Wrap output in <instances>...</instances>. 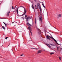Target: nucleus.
Returning a JSON list of instances; mask_svg holds the SVG:
<instances>
[{
    "label": "nucleus",
    "mask_w": 62,
    "mask_h": 62,
    "mask_svg": "<svg viewBox=\"0 0 62 62\" xmlns=\"http://www.w3.org/2000/svg\"><path fill=\"white\" fill-rule=\"evenodd\" d=\"M40 10H41V8H40Z\"/></svg>",
    "instance_id": "nucleus-35"
},
{
    "label": "nucleus",
    "mask_w": 62,
    "mask_h": 62,
    "mask_svg": "<svg viewBox=\"0 0 62 62\" xmlns=\"http://www.w3.org/2000/svg\"><path fill=\"white\" fill-rule=\"evenodd\" d=\"M37 8H38V9H40L41 7L40 6V4L39 3L37 4Z\"/></svg>",
    "instance_id": "nucleus-3"
},
{
    "label": "nucleus",
    "mask_w": 62,
    "mask_h": 62,
    "mask_svg": "<svg viewBox=\"0 0 62 62\" xmlns=\"http://www.w3.org/2000/svg\"><path fill=\"white\" fill-rule=\"evenodd\" d=\"M31 7L32 8H33V9H34V6H33V5H32L31 6Z\"/></svg>",
    "instance_id": "nucleus-14"
},
{
    "label": "nucleus",
    "mask_w": 62,
    "mask_h": 62,
    "mask_svg": "<svg viewBox=\"0 0 62 62\" xmlns=\"http://www.w3.org/2000/svg\"><path fill=\"white\" fill-rule=\"evenodd\" d=\"M27 16L26 15L25 16V17H27Z\"/></svg>",
    "instance_id": "nucleus-28"
},
{
    "label": "nucleus",
    "mask_w": 62,
    "mask_h": 62,
    "mask_svg": "<svg viewBox=\"0 0 62 62\" xmlns=\"http://www.w3.org/2000/svg\"><path fill=\"white\" fill-rule=\"evenodd\" d=\"M2 28H3V29H4V30L5 29V27H4V26H2Z\"/></svg>",
    "instance_id": "nucleus-17"
},
{
    "label": "nucleus",
    "mask_w": 62,
    "mask_h": 62,
    "mask_svg": "<svg viewBox=\"0 0 62 62\" xmlns=\"http://www.w3.org/2000/svg\"><path fill=\"white\" fill-rule=\"evenodd\" d=\"M49 40H51V41H53L52 40H51V39H50L49 38Z\"/></svg>",
    "instance_id": "nucleus-36"
},
{
    "label": "nucleus",
    "mask_w": 62,
    "mask_h": 62,
    "mask_svg": "<svg viewBox=\"0 0 62 62\" xmlns=\"http://www.w3.org/2000/svg\"><path fill=\"white\" fill-rule=\"evenodd\" d=\"M21 30H22V31L23 30H22V29H21Z\"/></svg>",
    "instance_id": "nucleus-49"
},
{
    "label": "nucleus",
    "mask_w": 62,
    "mask_h": 62,
    "mask_svg": "<svg viewBox=\"0 0 62 62\" xmlns=\"http://www.w3.org/2000/svg\"><path fill=\"white\" fill-rule=\"evenodd\" d=\"M40 2L42 4H43V2Z\"/></svg>",
    "instance_id": "nucleus-23"
},
{
    "label": "nucleus",
    "mask_w": 62,
    "mask_h": 62,
    "mask_svg": "<svg viewBox=\"0 0 62 62\" xmlns=\"http://www.w3.org/2000/svg\"><path fill=\"white\" fill-rule=\"evenodd\" d=\"M24 8V14L22 16H23V15H25V13H26V9H25V8L24 7H23V6H20L18 7V8Z\"/></svg>",
    "instance_id": "nucleus-1"
},
{
    "label": "nucleus",
    "mask_w": 62,
    "mask_h": 62,
    "mask_svg": "<svg viewBox=\"0 0 62 62\" xmlns=\"http://www.w3.org/2000/svg\"><path fill=\"white\" fill-rule=\"evenodd\" d=\"M54 54V52H52L50 54L52 55V54Z\"/></svg>",
    "instance_id": "nucleus-21"
},
{
    "label": "nucleus",
    "mask_w": 62,
    "mask_h": 62,
    "mask_svg": "<svg viewBox=\"0 0 62 62\" xmlns=\"http://www.w3.org/2000/svg\"><path fill=\"white\" fill-rule=\"evenodd\" d=\"M29 1H30V0H28Z\"/></svg>",
    "instance_id": "nucleus-54"
},
{
    "label": "nucleus",
    "mask_w": 62,
    "mask_h": 62,
    "mask_svg": "<svg viewBox=\"0 0 62 62\" xmlns=\"http://www.w3.org/2000/svg\"><path fill=\"white\" fill-rule=\"evenodd\" d=\"M14 11V12H15V11Z\"/></svg>",
    "instance_id": "nucleus-55"
},
{
    "label": "nucleus",
    "mask_w": 62,
    "mask_h": 62,
    "mask_svg": "<svg viewBox=\"0 0 62 62\" xmlns=\"http://www.w3.org/2000/svg\"><path fill=\"white\" fill-rule=\"evenodd\" d=\"M32 20H33V19L32 18ZM32 22H33V20H32Z\"/></svg>",
    "instance_id": "nucleus-46"
},
{
    "label": "nucleus",
    "mask_w": 62,
    "mask_h": 62,
    "mask_svg": "<svg viewBox=\"0 0 62 62\" xmlns=\"http://www.w3.org/2000/svg\"><path fill=\"white\" fill-rule=\"evenodd\" d=\"M30 33H31V34H32V32L31 31H30Z\"/></svg>",
    "instance_id": "nucleus-33"
},
{
    "label": "nucleus",
    "mask_w": 62,
    "mask_h": 62,
    "mask_svg": "<svg viewBox=\"0 0 62 62\" xmlns=\"http://www.w3.org/2000/svg\"><path fill=\"white\" fill-rule=\"evenodd\" d=\"M31 36H32V33H31Z\"/></svg>",
    "instance_id": "nucleus-45"
},
{
    "label": "nucleus",
    "mask_w": 62,
    "mask_h": 62,
    "mask_svg": "<svg viewBox=\"0 0 62 62\" xmlns=\"http://www.w3.org/2000/svg\"><path fill=\"white\" fill-rule=\"evenodd\" d=\"M42 11L41 10H40V13H41V12Z\"/></svg>",
    "instance_id": "nucleus-29"
},
{
    "label": "nucleus",
    "mask_w": 62,
    "mask_h": 62,
    "mask_svg": "<svg viewBox=\"0 0 62 62\" xmlns=\"http://www.w3.org/2000/svg\"><path fill=\"white\" fill-rule=\"evenodd\" d=\"M16 7L15 6V7L14 8V9H15V8H16Z\"/></svg>",
    "instance_id": "nucleus-38"
},
{
    "label": "nucleus",
    "mask_w": 62,
    "mask_h": 62,
    "mask_svg": "<svg viewBox=\"0 0 62 62\" xmlns=\"http://www.w3.org/2000/svg\"><path fill=\"white\" fill-rule=\"evenodd\" d=\"M14 22H13L12 23H14Z\"/></svg>",
    "instance_id": "nucleus-40"
},
{
    "label": "nucleus",
    "mask_w": 62,
    "mask_h": 62,
    "mask_svg": "<svg viewBox=\"0 0 62 62\" xmlns=\"http://www.w3.org/2000/svg\"><path fill=\"white\" fill-rule=\"evenodd\" d=\"M24 18H23V20H24Z\"/></svg>",
    "instance_id": "nucleus-52"
},
{
    "label": "nucleus",
    "mask_w": 62,
    "mask_h": 62,
    "mask_svg": "<svg viewBox=\"0 0 62 62\" xmlns=\"http://www.w3.org/2000/svg\"><path fill=\"white\" fill-rule=\"evenodd\" d=\"M28 28H29V30L31 31V30L32 29H31V27L29 26H28Z\"/></svg>",
    "instance_id": "nucleus-7"
},
{
    "label": "nucleus",
    "mask_w": 62,
    "mask_h": 62,
    "mask_svg": "<svg viewBox=\"0 0 62 62\" xmlns=\"http://www.w3.org/2000/svg\"><path fill=\"white\" fill-rule=\"evenodd\" d=\"M60 48V49H61V50H62V48Z\"/></svg>",
    "instance_id": "nucleus-39"
},
{
    "label": "nucleus",
    "mask_w": 62,
    "mask_h": 62,
    "mask_svg": "<svg viewBox=\"0 0 62 62\" xmlns=\"http://www.w3.org/2000/svg\"><path fill=\"white\" fill-rule=\"evenodd\" d=\"M36 19L35 18V24H36Z\"/></svg>",
    "instance_id": "nucleus-19"
},
{
    "label": "nucleus",
    "mask_w": 62,
    "mask_h": 62,
    "mask_svg": "<svg viewBox=\"0 0 62 62\" xmlns=\"http://www.w3.org/2000/svg\"><path fill=\"white\" fill-rule=\"evenodd\" d=\"M38 30H39V31H40V32H41V31H40V30H39V29Z\"/></svg>",
    "instance_id": "nucleus-30"
},
{
    "label": "nucleus",
    "mask_w": 62,
    "mask_h": 62,
    "mask_svg": "<svg viewBox=\"0 0 62 62\" xmlns=\"http://www.w3.org/2000/svg\"><path fill=\"white\" fill-rule=\"evenodd\" d=\"M46 45H47V46H48V47L49 48H51V49H52V47H51V46H50V45L48 44H46Z\"/></svg>",
    "instance_id": "nucleus-6"
},
{
    "label": "nucleus",
    "mask_w": 62,
    "mask_h": 62,
    "mask_svg": "<svg viewBox=\"0 0 62 62\" xmlns=\"http://www.w3.org/2000/svg\"><path fill=\"white\" fill-rule=\"evenodd\" d=\"M3 23L5 25V26H7V24H6V23H5L4 22H3Z\"/></svg>",
    "instance_id": "nucleus-22"
},
{
    "label": "nucleus",
    "mask_w": 62,
    "mask_h": 62,
    "mask_svg": "<svg viewBox=\"0 0 62 62\" xmlns=\"http://www.w3.org/2000/svg\"><path fill=\"white\" fill-rule=\"evenodd\" d=\"M14 22H15V23H17V22H15V21H14Z\"/></svg>",
    "instance_id": "nucleus-47"
},
{
    "label": "nucleus",
    "mask_w": 62,
    "mask_h": 62,
    "mask_svg": "<svg viewBox=\"0 0 62 62\" xmlns=\"http://www.w3.org/2000/svg\"><path fill=\"white\" fill-rule=\"evenodd\" d=\"M16 11L17 12H19V11Z\"/></svg>",
    "instance_id": "nucleus-34"
},
{
    "label": "nucleus",
    "mask_w": 62,
    "mask_h": 62,
    "mask_svg": "<svg viewBox=\"0 0 62 62\" xmlns=\"http://www.w3.org/2000/svg\"><path fill=\"white\" fill-rule=\"evenodd\" d=\"M1 19H5V18H1Z\"/></svg>",
    "instance_id": "nucleus-43"
},
{
    "label": "nucleus",
    "mask_w": 62,
    "mask_h": 62,
    "mask_svg": "<svg viewBox=\"0 0 62 62\" xmlns=\"http://www.w3.org/2000/svg\"><path fill=\"white\" fill-rule=\"evenodd\" d=\"M12 9H14V8H13V6H12Z\"/></svg>",
    "instance_id": "nucleus-31"
},
{
    "label": "nucleus",
    "mask_w": 62,
    "mask_h": 62,
    "mask_svg": "<svg viewBox=\"0 0 62 62\" xmlns=\"http://www.w3.org/2000/svg\"><path fill=\"white\" fill-rule=\"evenodd\" d=\"M17 16H19V17H20V16L21 17V16H23V15H20V16L19 15V14H18V12H17Z\"/></svg>",
    "instance_id": "nucleus-12"
},
{
    "label": "nucleus",
    "mask_w": 62,
    "mask_h": 62,
    "mask_svg": "<svg viewBox=\"0 0 62 62\" xmlns=\"http://www.w3.org/2000/svg\"><path fill=\"white\" fill-rule=\"evenodd\" d=\"M34 9V12H35V9Z\"/></svg>",
    "instance_id": "nucleus-37"
},
{
    "label": "nucleus",
    "mask_w": 62,
    "mask_h": 62,
    "mask_svg": "<svg viewBox=\"0 0 62 62\" xmlns=\"http://www.w3.org/2000/svg\"><path fill=\"white\" fill-rule=\"evenodd\" d=\"M14 26H16V25H14Z\"/></svg>",
    "instance_id": "nucleus-50"
},
{
    "label": "nucleus",
    "mask_w": 62,
    "mask_h": 62,
    "mask_svg": "<svg viewBox=\"0 0 62 62\" xmlns=\"http://www.w3.org/2000/svg\"><path fill=\"white\" fill-rule=\"evenodd\" d=\"M34 1H35V2H36L37 1H36V0H34Z\"/></svg>",
    "instance_id": "nucleus-41"
},
{
    "label": "nucleus",
    "mask_w": 62,
    "mask_h": 62,
    "mask_svg": "<svg viewBox=\"0 0 62 62\" xmlns=\"http://www.w3.org/2000/svg\"><path fill=\"white\" fill-rule=\"evenodd\" d=\"M35 7H37V5H35Z\"/></svg>",
    "instance_id": "nucleus-42"
},
{
    "label": "nucleus",
    "mask_w": 62,
    "mask_h": 62,
    "mask_svg": "<svg viewBox=\"0 0 62 62\" xmlns=\"http://www.w3.org/2000/svg\"><path fill=\"white\" fill-rule=\"evenodd\" d=\"M16 7H17V6L16 5Z\"/></svg>",
    "instance_id": "nucleus-51"
},
{
    "label": "nucleus",
    "mask_w": 62,
    "mask_h": 62,
    "mask_svg": "<svg viewBox=\"0 0 62 62\" xmlns=\"http://www.w3.org/2000/svg\"><path fill=\"white\" fill-rule=\"evenodd\" d=\"M59 59L60 60H61V57H59Z\"/></svg>",
    "instance_id": "nucleus-25"
},
{
    "label": "nucleus",
    "mask_w": 62,
    "mask_h": 62,
    "mask_svg": "<svg viewBox=\"0 0 62 62\" xmlns=\"http://www.w3.org/2000/svg\"><path fill=\"white\" fill-rule=\"evenodd\" d=\"M31 19V17H30L29 16L28 17H27L26 18V20H27V21H29V20H30Z\"/></svg>",
    "instance_id": "nucleus-2"
},
{
    "label": "nucleus",
    "mask_w": 62,
    "mask_h": 62,
    "mask_svg": "<svg viewBox=\"0 0 62 62\" xmlns=\"http://www.w3.org/2000/svg\"><path fill=\"white\" fill-rule=\"evenodd\" d=\"M22 19H23V17H22Z\"/></svg>",
    "instance_id": "nucleus-53"
},
{
    "label": "nucleus",
    "mask_w": 62,
    "mask_h": 62,
    "mask_svg": "<svg viewBox=\"0 0 62 62\" xmlns=\"http://www.w3.org/2000/svg\"><path fill=\"white\" fill-rule=\"evenodd\" d=\"M59 49H57L58 51H59Z\"/></svg>",
    "instance_id": "nucleus-48"
},
{
    "label": "nucleus",
    "mask_w": 62,
    "mask_h": 62,
    "mask_svg": "<svg viewBox=\"0 0 62 62\" xmlns=\"http://www.w3.org/2000/svg\"><path fill=\"white\" fill-rule=\"evenodd\" d=\"M35 49V50H38V48H31V49Z\"/></svg>",
    "instance_id": "nucleus-20"
},
{
    "label": "nucleus",
    "mask_w": 62,
    "mask_h": 62,
    "mask_svg": "<svg viewBox=\"0 0 62 62\" xmlns=\"http://www.w3.org/2000/svg\"><path fill=\"white\" fill-rule=\"evenodd\" d=\"M42 5L43 7H44V8H45V6H44V4L43 3V4H42Z\"/></svg>",
    "instance_id": "nucleus-16"
},
{
    "label": "nucleus",
    "mask_w": 62,
    "mask_h": 62,
    "mask_svg": "<svg viewBox=\"0 0 62 62\" xmlns=\"http://www.w3.org/2000/svg\"><path fill=\"white\" fill-rule=\"evenodd\" d=\"M9 13H10V11L8 12L7 14V16H8Z\"/></svg>",
    "instance_id": "nucleus-11"
},
{
    "label": "nucleus",
    "mask_w": 62,
    "mask_h": 62,
    "mask_svg": "<svg viewBox=\"0 0 62 62\" xmlns=\"http://www.w3.org/2000/svg\"><path fill=\"white\" fill-rule=\"evenodd\" d=\"M39 19L40 22H42V18L41 16H40L39 17Z\"/></svg>",
    "instance_id": "nucleus-4"
},
{
    "label": "nucleus",
    "mask_w": 62,
    "mask_h": 62,
    "mask_svg": "<svg viewBox=\"0 0 62 62\" xmlns=\"http://www.w3.org/2000/svg\"><path fill=\"white\" fill-rule=\"evenodd\" d=\"M36 8V9H37V8Z\"/></svg>",
    "instance_id": "nucleus-44"
},
{
    "label": "nucleus",
    "mask_w": 62,
    "mask_h": 62,
    "mask_svg": "<svg viewBox=\"0 0 62 62\" xmlns=\"http://www.w3.org/2000/svg\"><path fill=\"white\" fill-rule=\"evenodd\" d=\"M49 37H50V38L51 39H53L54 40V41L56 43H57V44H58L57 43V41H56V40H55V39H54V38L53 37H51V36H49Z\"/></svg>",
    "instance_id": "nucleus-5"
},
{
    "label": "nucleus",
    "mask_w": 62,
    "mask_h": 62,
    "mask_svg": "<svg viewBox=\"0 0 62 62\" xmlns=\"http://www.w3.org/2000/svg\"><path fill=\"white\" fill-rule=\"evenodd\" d=\"M24 56V54H22V55L20 56Z\"/></svg>",
    "instance_id": "nucleus-13"
},
{
    "label": "nucleus",
    "mask_w": 62,
    "mask_h": 62,
    "mask_svg": "<svg viewBox=\"0 0 62 62\" xmlns=\"http://www.w3.org/2000/svg\"><path fill=\"white\" fill-rule=\"evenodd\" d=\"M41 52V50H39L38 52H37V54H39V53H40Z\"/></svg>",
    "instance_id": "nucleus-8"
},
{
    "label": "nucleus",
    "mask_w": 62,
    "mask_h": 62,
    "mask_svg": "<svg viewBox=\"0 0 62 62\" xmlns=\"http://www.w3.org/2000/svg\"><path fill=\"white\" fill-rule=\"evenodd\" d=\"M58 16L59 17H61V14H59Z\"/></svg>",
    "instance_id": "nucleus-18"
},
{
    "label": "nucleus",
    "mask_w": 62,
    "mask_h": 62,
    "mask_svg": "<svg viewBox=\"0 0 62 62\" xmlns=\"http://www.w3.org/2000/svg\"><path fill=\"white\" fill-rule=\"evenodd\" d=\"M8 37H7L5 38V39H8Z\"/></svg>",
    "instance_id": "nucleus-24"
},
{
    "label": "nucleus",
    "mask_w": 62,
    "mask_h": 62,
    "mask_svg": "<svg viewBox=\"0 0 62 62\" xmlns=\"http://www.w3.org/2000/svg\"><path fill=\"white\" fill-rule=\"evenodd\" d=\"M59 48H59V47H57V49H59Z\"/></svg>",
    "instance_id": "nucleus-27"
},
{
    "label": "nucleus",
    "mask_w": 62,
    "mask_h": 62,
    "mask_svg": "<svg viewBox=\"0 0 62 62\" xmlns=\"http://www.w3.org/2000/svg\"><path fill=\"white\" fill-rule=\"evenodd\" d=\"M52 33H53V32H52Z\"/></svg>",
    "instance_id": "nucleus-56"
},
{
    "label": "nucleus",
    "mask_w": 62,
    "mask_h": 62,
    "mask_svg": "<svg viewBox=\"0 0 62 62\" xmlns=\"http://www.w3.org/2000/svg\"><path fill=\"white\" fill-rule=\"evenodd\" d=\"M50 45H51L52 46H55V45H53L52 44H50Z\"/></svg>",
    "instance_id": "nucleus-15"
},
{
    "label": "nucleus",
    "mask_w": 62,
    "mask_h": 62,
    "mask_svg": "<svg viewBox=\"0 0 62 62\" xmlns=\"http://www.w3.org/2000/svg\"><path fill=\"white\" fill-rule=\"evenodd\" d=\"M52 27H54V28H55V29H57V30H57V29H56V28H55V27L53 26H52Z\"/></svg>",
    "instance_id": "nucleus-26"
},
{
    "label": "nucleus",
    "mask_w": 62,
    "mask_h": 62,
    "mask_svg": "<svg viewBox=\"0 0 62 62\" xmlns=\"http://www.w3.org/2000/svg\"><path fill=\"white\" fill-rule=\"evenodd\" d=\"M19 9L18 8H17V9L16 10V11H18V9Z\"/></svg>",
    "instance_id": "nucleus-32"
},
{
    "label": "nucleus",
    "mask_w": 62,
    "mask_h": 62,
    "mask_svg": "<svg viewBox=\"0 0 62 62\" xmlns=\"http://www.w3.org/2000/svg\"><path fill=\"white\" fill-rule=\"evenodd\" d=\"M27 25L28 26H31V25H32L30 24L29 23H27Z\"/></svg>",
    "instance_id": "nucleus-10"
},
{
    "label": "nucleus",
    "mask_w": 62,
    "mask_h": 62,
    "mask_svg": "<svg viewBox=\"0 0 62 62\" xmlns=\"http://www.w3.org/2000/svg\"><path fill=\"white\" fill-rule=\"evenodd\" d=\"M49 36H48L47 35V36L46 37V38H47V39H50V38H49Z\"/></svg>",
    "instance_id": "nucleus-9"
}]
</instances>
